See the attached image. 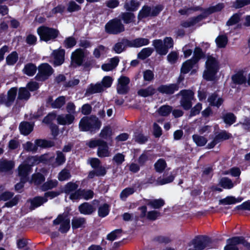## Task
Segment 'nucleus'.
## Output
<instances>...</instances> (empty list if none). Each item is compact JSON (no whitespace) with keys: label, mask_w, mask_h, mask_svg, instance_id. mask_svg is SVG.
<instances>
[{"label":"nucleus","mask_w":250,"mask_h":250,"mask_svg":"<svg viewBox=\"0 0 250 250\" xmlns=\"http://www.w3.org/2000/svg\"><path fill=\"white\" fill-rule=\"evenodd\" d=\"M54 72L50 65L47 63H43L39 66L38 73L35 78L38 81L43 82L47 80Z\"/></svg>","instance_id":"10"},{"label":"nucleus","mask_w":250,"mask_h":250,"mask_svg":"<svg viewBox=\"0 0 250 250\" xmlns=\"http://www.w3.org/2000/svg\"><path fill=\"white\" fill-rule=\"evenodd\" d=\"M65 103V99L64 96H59L54 101L52 104V108H60Z\"/></svg>","instance_id":"58"},{"label":"nucleus","mask_w":250,"mask_h":250,"mask_svg":"<svg viewBox=\"0 0 250 250\" xmlns=\"http://www.w3.org/2000/svg\"><path fill=\"white\" fill-rule=\"evenodd\" d=\"M58 185V182L56 180H48L42 184V189L44 191H47L48 190L56 188Z\"/></svg>","instance_id":"51"},{"label":"nucleus","mask_w":250,"mask_h":250,"mask_svg":"<svg viewBox=\"0 0 250 250\" xmlns=\"http://www.w3.org/2000/svg\"><path fill=\"white\" fill-rule=\"evenodd\" d=\"M71 177V175L69 170L64 168L59 173L58 178L60 181H64L69 179Z\"/></svg>","instance_id":"56"},{"label":"nucleus","mask_w":250,"mask_h":250,"mask_svg":"<svg viewBox=\"0 0 250 250\" xmlns=\"http://www.w3.org/2000/svg\"><path fill=\"white\" fill-rule=\"evenodd\" d=\"M70 210L69 208L63 213L59 214L57 218L53 221V225H60L59 230L62 233H67L70 229Z\"/></svg>","instance_id":"5"},{"label":"nucleus","mask_w":250,"mask_h":250,"mask_svg":"<svg viewBox=\"0 0 250 250\" xmlns=\"http://www.w3.org/2000/svg\"><path fill=\"white\" fill-rule=\"evenodd\" d=\"M217 97L218 94L216 92H214L208 97V101L210 105L219 108L223 104L224 100L222 98L220 97L216 101Z\"/></svg>","instance_id":"28"},{"label":"nucleus","mask_w":250,"mask_h":250,"mask_svg":"<svg viewBox=\"0 0 250 250\" xmlns=\"http://www.w3.org/2000/svg\"><path fill=\"white\" fill-rule=\"evenodd\" d=\"M105 32L109 35H118L125 31L124 23L118 18L110 20L104 26Z\"/></svg>","instance_id":"7"},{"label":"nucleus","mask_w":250,"mask_h":250,"mask_svg":"<svg viewBox=\"0 0 250 250\" xmlns=\"http://www.w3.org/2000/svg\"><path fill=\"white\" fill-rule=\"evenodd\" d=\"M86 223V219L84 217H74L71 220L72 228L75 230L79 228H84Z\"/></svg>","instance_id":"30"},{"label":"nucleus","mask_w":250,"mask_h":250,"mask_svg":"<svg viewBox=\"0 0 250 250\" xmlns=\"http://www.w3.org/2000/svg\"><path fill=\"white\" fill-rule=\"evenodd\" d=\"M232 138V134L225 130H222L220 132L215 133L212 141L209 143L207 146L208 149H212L219 143L229 140Z\"/></svg>","instance_id":"11"},{"label":"nucleus","mask_w":250,"mask_h":250,"mask_svg":"<svg viewBox=\"0 0 250 250\" xmlns=\"http://www.w3.org/2000/svg\"><path fill=\"white\" fill-rule=\"evenodd\" d=\"M181 96L180 104L181 107L186 111L190 109L192 106V101L194 97V92L190 89L181 90L177 96Z\"/></svg>","instance_id":"8"},{"label":"nucleus","mask_w":250,"mask_h":250,"mask_svg":"<svg viewBox=\"0 0 250 250\" xmlns=\"http://www.w3.org/2000/svg\"><path fill=\"white\" fill-rule=\"evenodd\" d=\"M167 166V164L165 159H159L154 164V167L155 171L159 173H162Z\"/></svg>","instance_id":"40"},{"label":"nucleus","mask_w":250,"mask_h":250,"mask_svg":"<svg viewBox=\"0 0 250 250\" xmlns=\"http://www.w3.org/2000/svg\"><path fill=\"white\" fill-rule=\"evenodd\" d=\"M18 87H13L10 88L7 93V102L9 104L10 106L12 105L16 99L17 95Z\"/></svg>","instance_id":"34"},{"label":"nucleus","mask_w":250,"mask_h":250,"mask_svg":"<svg viewBox=\"0 0 250 250\" xmlns=\"http://www.w3.org/2000/svg\"><path fill=\"white\" fill-rule=\"evenodd\" d=\"M53 62L52 64L54 66L61 65L64 62L65 50L63 49L59 48L55 50L52 52Z\"/></svg>","instance_id":"15"},{"label":"nucleus","mask_w":250,"mask_h":250,"mask_svg":"<svg viewBox=\"0 0 250 250\" xmlns=\"http://www.w3.org/2000/svg\"><path fill=\"white\" fill-rule=\"evenodd\" d=\"M18 90L17 100L27 101L31 97V94L26 87H21Z\"/></svg>","instance_id":"37"},{"label":"nucleus","mask_w":250,"mask_h":250,"mask_svg":"<svg viewBox=\"0 0 250 250\" xmlns=\"http://www.w3.org/2000/svg\"><path fill=\"white\" fill-rule=\"evenodd\" d=\"M47 199L42 196H36L28 201L30 202V209L34 210L47 201Z\"/></svg>","instance_id":"21"},{"label":"nucleus","mask_w":250,"mask_h":250,"mask_svg":"<svg viewBox=\"0 0 250 250\" xmlns=\"http://www.w3.org/2000/svg\"><path fill=\"white\" fill-rule=\"evenodd\" d=\"M140 4L137 0H129L125 3L124 8L126 11L133 13L139 9Z\"/></svg>","instance_id":"23"},{"label":"nucleus","mask_w":250,"mask_h":250,"mask_svg":"<svg viewBox=\"0 0 250 250\" xmlns=\"http://www.w3.org/2000/svg\"><path fill=\"white\" fill-rule=\"evenodd\" d=\"M192 139L193 142L198 146H203L207 143L208 140L204 136H200L198 134H194L192 135Z\"/></svg>","instance_id":"49"},{"label":"nucleus","mask_w":250,"mask_h":250,"mask_svg":"<svg viewBox=\"0 0 250 250\" xmlns=\"http://www.w3.org/2000/svg\"><path fill=\"white\" fill-rule=\"evenodd\" d=\"M225 7L223 3H218L214 6H211L205 9V13L209 16L214 13L221 11Z\"/></svg>","instance_id":"38"},{"label":"nucleus","mask_w":250,"mask_h":250,"mask_svg":"<svg viewBox=\"0 0 250 250\" xmlns=\"http://www.w3.org/2000/svg\"><path fill=\"white\" fill-rule=\"evenodd\" d=\"M241 199L237 200L233 196H227L224 199L219 201V205H232L241 201Z\"/></svg>","instance_id":"53"},{"label":"nucleus","mask_w":250,"mask_h":250,"mask_svg":"<svg viewBox=\"0 0 250 250\" xmlns=\"http://www.w3.org/2000/svg\"><path fill=\"white\" fill-rule=\"evenodd\" d=\"M18 170L21 182L25 183L28 179V175L31 170V166L28 164H21L19 166Z\"/></svg>","instance_id":"16"},{"label":"nucleus","mask_w":250,"mask_h":250,"mask_svg":"<svg viewBox=\"0 0 250 250\" xmlns=\"http://www.w3.org/2000/svg\"><path fill=\"white\" fill-rule=\"evenodd\" d=\"M61 140H59L56 146L55 142L53 141L41 139H36V145L37 146L43 148H50L55 146H56L57 148H59L61 147Z\"/></svg>","instance_id":"17"},{"label":"nucleus","mask_w":250,"mask_h":250,"mask_svg":"<svg viewBox=\"0 0 250 250\" xmlns=\"http://www.w3.org/2000/svg\"><path fill=\"white\" fill-rule=\"evenodd\" d=\"M152 45L157 54L161 56L167 54L169 49L172 48L174 46V41L170 37H165L163 41L161 39H155L152 41Z\"/></svg>","instance_id":"4"},{"label":"nucleus","mask_w":250,"mask_h":250,"mask_svg":"<svg viewBox=\"0 0 250 250\" xmlns=\"http://www.w3.org/2000/svg\"><path fill=\"white\" fill-rule=\"evenodd\" d=\"M205 56V53L200 47H196L193 52V56L191 58V60L197 63L199 60Z\"/></svg>","instance_id":"50"},{"label":"nucleus","mask_w":250,"mask_h":250,"mask_svg":"<svg viewBox=\"0 0 250 250\" xmlns=\"http://www.w3.org/2000/svg\"><path fill=\"white\" fill-rule=\"evenodd\" d=\"M118 18L123 21L124 23L128 24L135 21V15L131 12L126 11L121 12Z\"/></svg>","instance_id":"22"},{"label":"nucleus","mask_w":250,"mask_h":250,"mask_svg":"<svg viewBox=\"0 0 250 250\" xmlns=\"http://www.w3.org/2000/svg\"><path fill=\"white\" fill-rule=\"evenodd\" d=\"M110 211V206L107 203H104L98 208V214L99 217L104 218L107 216Z\"/></svg>","instance_id":"45"},{"label":"nucleus","mask_w":250,"mask_h":250,"mask_svg":"<svg viewBox=\"0 0 250 250\" xmlns=\"http://www.w3.org/2000/svg\"><path fill=\"white\" fill-rule=\"evenodd\" d=\"M250 4V0H236L233 3V7L236 9H240Z\"/></svg>","instance_id":"64"},{"label":"nucleus","mask_w":250,"mask_h":250,"mask_svg":"<svg viewBox=\"0 0 250 250\" xmlns=\"http://www.w3.org/2000/svg\"><path fill=\"white\" fill-rule=\"evenodd\" d=\"M150 42L149 39L143 38H138L132 40H129L130 47L138 48L147 45Z\"/></svg>","instance_id":"26"},{"label":"nucleus","mask_w":250,"mask_h":250,"mask_svg":"<svg viewBox=\"0 0 250 250\" xmlns=\"http://www.w3.org/2000/svg\"><path fill=\"white\" fill-rule=\"evenodd\" d=\"M122 232L123 230L121 229H116L107 234L106 239L109 241H113L120 237Z\"/></svg>","instance_id":"57"},{"label":"nucleus","mask_w":250,"mask_h":250,"mask_svg":"<svg viewBox=\"0 0 250 250\" xmlns=\"http://www.w3.org/2000/svg\"><path fill=\"white\" fill-rule=\"evenodd\" d=\"M37 69V66L35 64L29 62L24 65L22 72L28 76H33L36 74Z\"/></svg>","instance_id":"33"},{"label":"nucleus","mask_w":250,"mask_h":250,"mask_svg":"<svg viewBox=\"0 0 250 250\" xmlns=\"http://www.w3.org/2000/svg\"><path fill=\"white\" fill-rule=\"evenodd\" d=\"M146 204L147 206H150L152 208L159 209L165 205V202L162 198L153 200L146 199Z\"/></svg>","instance_id":"29"},{"label":"nucleus","mask_w":250,"mask_h":250,"mask_svg":"<svg viewBox=\"0 0 250 250\" xmlns=\"http://www.w3.org/2000/svg\"><path fill=\"white\" fill-rule=\"evenodd\" d=\"M206 70L203 73V78L207 81H212L219 70L217 60L212 56H208L205 63Z\"/></svg>","instance_id":"3"},{"label":"nucleus","mask_w":250,"mask_h":250,"mask_svg":"<svg viewBox=\"0 0 250 250\" xmlns=\"http://www.w3.org/2000/svg\"><path fill=\"white\" fill-rule=\"evenodd\" d=\"M222 119L226 125H229V126L231 125L236 121V117L231 112H229L224 114L222 116Z\"/></svg>","instance_id":"39"},{"label":"nucleus","mask_w":250,"mask_h":250,"mask_svg":"<svg viewBox=\"0 0 250 250\" xmlns=\"http://www.w3.org/2000/svg\"><path fill=\"white\" fill-rule=\"evenodd\" d=\"M162 215V213L156 210H153L147 212L146 218L149 221H154Z\"/></svg>","instance_id":"60"},{"label":"nucleus","mask_w":250,"mask_h":250,"mask_svg":"<svg viewBox=\"0 0 250 250\" xmlns=\"http://www.w3.org/2000/svg\"><path fill=\"white\" fill-rule=\"evenodd\" d=\"M157 89L154 88L151 85L147 87L146 88H142L138 90V94L143 97L146 98L153 96L156 92Z\"/></svg>","instance_id":"31"},{"label":"nucleus","mask_w":250,"mask_h":250,"mask_svg":"<svg viewBox=\"0 0 250 250\" xmlns=\"http://www.w3.org/2000/svg\"><path fill=\"white\" fill-rule=\"evenodd\" d=\"M97 154L100 158H104L109 156L110 152L107 143L105 141L98 147Z\"/></svg>","instance_id":"25"},{"label":"nucleus","mask_w":250,"mask_h":250,"mask_svg":"<svg viewBox=\"0 0 250 250\" xmlns=\"http://www.w3.org/2000/svg\"><path fill=\"white\" fill-rule=\"evenodd\" d=\"M15 166V163L11 160H3L0 161V171L8 172L11 170Z\"/></svg>","instance_id":"32"},{"label":"nucleus","mask_w":250,"mask_h":250,"mask_svg":"<svg viewBox=\"0 0 250 250\" xmlns=\"http://www.w3.org/2000/svg\"><path fill=\"white\" fill-rule=\"evenodd\" d=\"M127 47H130L129 40L125 38H123L120 42L114 44L113 47V50L116 53L120 54Z\"/></svg>","instance_id":"18"},{"label":"nucleus","mask_w":250,"mask_h":250,"mask_svg":"<svg viewBox=\"0 0 250 250\" xmlns=\"http://www.w3.org/2000/svg\"><path fill=\"white\" fill-rule=\"evenodd\" d=\"M37 33L41 41L47 42L50 41H55L60 35V31L56 28L42 25L38 28Z\"/></svg>","instance_id":"6"},{"label":"nucleus","mask_w":250,"mask_h":250,"mask_svg":"<svg viewBox=\"0 0 250 250\" xmlns=\"http://www.w3.org/2000/svg\"><path fill=\"white\" fill-rule=\"evenodd\" d=\"M102 123L95 115L84 116L79 122L80 130L83 132H89L91 134H95L101 127Z\"/></svg>","instance_id":"2"},{"label":"nucleus","mask_w":250,"mask_h":250,"mask_svg":"<svg viewBox=\"0 0 250 250\" xmlns=\"http://www.w3.org/2000/svg\"><path fill=\"white\" fill-rule=\"evenodd\" d=\"M81 6L77 4L75 1L71 0L68 2L67 7V11L70 13H73L81 10Z\"/></svg>","instance_id":"55"},{"label":"nucleus","mask_w":250,"mask_h":250,"mask_svg":"<svg viewBox=\"0 0 250 250\" xmlns=\"http://www.w3.org/2000/svg\"><path fill=\"white\" fill-rule=\"evenodd\" d=\"M104 90L103 86L101 83H97L95 84L91 83L86 89V94L91 95L95 93H100Z\"/></svg>","instance_id":"36"},{"label":"nucleus","mask_w":250,"mask_h":250,"mask_svg":"<svg viewBox=\"0 0 250 250\" xmlns=\"http://www.w3.org/2000/svg\"><path fill=\"white\" fill-rule=\"evenodd\" d=\"M106 170L104 167H101L98 169H94L90 171L88 174V178L89 179H92L95 176H104L106 174Z\"/></svg>","instance_id":"42"},{"label":"nucleus","mask_w":250,"mask_h":250,"mask_svg":"<svg viewBox=\"0 0 250 250\" xmlns=\"http://www.w3.org/2000/svg\"><path fill=\"white\" fill-rule=\"evenodd\" d=\"M78 210L81 214L83 215H91L96 210L94 207L88 202H84L78 207Z\"/></svg>","instance_id":"20"},{"label":"nucleus","mask_w":250,"mask_h":250,"mask_svg":"<svg viewBox=\"0 0 250 250\" xmlns=\"http://www.w3.org/2000/svg\"><path fill=\"white\" fill-rule=\"evenodd\" d=\"M164 6L162 4H157L153 7L150 10L151 17H155L158 16L160 13L163 10Z\"/></svg>","instance_id":"62"},{"label":"nucleus","mask_w":250,"mask_h":250,"mask_svg":"<svg viewBox=\"0 0 250 250\" xmlns=\"http://www.w3.org/2000/svg\"><path fill=\"white\" fill-rule=\"evenodd\" d=\"M76 40L73 37H67L64 41V45L66 48H72L76 45Z\"/></svg>","instance_id":"63"},{"label":"nucleus","mask_w":250,"mask_h":250,"mask_svg":"<svg viewBox=\"0 0 250 250\" xmlns=\"http://www.w3.org/2000/svg\"><path fill=\"white\" fill-rule=\"evenodd\" d=\"M112 131L111 126L109 125L104 126L101 130L99 136L101 138L107 139L112 136Z\"/></svg>","instance_id":"54"},{"label":"nucleus","mask_w":250,"mask_h":250,"mask_svg":"<svg viewBox=\"0 0 250 250\" xmlns=\"http://www.w3.org/2000/svg\"><path fill=\"white\" fill-rule=\"evenodd\" d=\"M154 49L151 47H146L142 49L137 55V58L140 60H144L149 57L153 52Z\"/></svg>","instance_id":"41"},{"label":"nucleus","mask_w":250,"mask_h":250,"mask_svg":"<svg viewBox=\"0 0 250 250\" xmlns=\"http://www.w3.org/2000/svg\"><path fill=\"white\" fill-rule=\"evenodd\" d=\"M211 243L210 238L207 235H198L196 236L189 243L188 246H193V249L188 250H204Z\"/></svg>","instance_id":"9"},{"label":"nucleus","mask_w":250,"mask_h":250,"mask_svg":"<svg viewBox=\"0 0 250 250\" xmlns=\"http://www.w3.org/2000/svg\"><path fill=\"white\" fill-rule=\"evenodd\" d=\"M14 195V193L13 192L9 191H4L0 195V199H2V201H6L11 199L5 203V207L12 208L18 204L19 200V196L16 195L13 198Z\"/></svg>","instance_id":"12"},{"label":"nucleus","mask_w":250,"mask_h":250,"mask_svg":"<svg viewBox=\"0 0 250 250\" xmlns=\"http://www.w3.org/2000/svg\"><path fill=\"white\" fill-rule=\"evenodd\" d=\"M104 140L101 139H91L86 143V145L90 148H94L97 146L99 147Z\"/></svg>","instance_id":"61"},{"label":"nucleus","mask_w":250,"mask_h":250,"mask_svg":"<svg viewBox=\"0 0 250 250\" xmlns=\"http://www.w3.org/2000/svg\"><path fill=\"white\" fill-rule=\"evenodd\" d=\"M231 80L235 84L242 85L247 83V77L244 75V71L240 70L231 77Z\"/></svg>","instance_id":"19"},{"label":"nucleus","mask_w":250,"mask_h":250,"mask_svg":"<svg viewBox=\"0 0 250 250\" xmlns=\"http://www.w3.org/2000/svg\"><path fill=\"white\" fill-rule=\"evenodd\" d=\"M242 244L245 247V238L243 236H234L227 240V245L224 250H239L237 245Z\"/></svg>","instance_id":"13"},{"label":"nucleus","mask_w":250,"mask_h":250,"mask_svg":"<svg viewBox=\"0 0 250 250\" xmlns=\"http://www.w3.org/2000/svg\"><path fill=\"white\" fill-rule=\"evenodd\" d=\"M179 90L176 84L169 83L167 84H161L157 88L160 93L162 94H166L167 95H171L176 91Z\"/></svg>","instance_id":"14"},{"label":"nucleus","mask_w":250,"mask_h":250,"mask_svg":"<svg viewBox=\"0 0 250 250\" xmlns=\"http://www.w3.org/2000/svg\"><path fill=\"white\" fill-rule=\"evenodd\" d=\"M78 185L72 182L67 183L64 187L63 192L67 194L76 190L78 188Z\"/></svg>","instance_id":"52"},{"label":"nucleus","mask_w":250,"mask_h":250,"mask_svg":"<svg viewBox=\"0 0 250 250\" xmlns=\"http://www.w3.org/2000/svg\"><path fill=\"white\" fill-rule=\"evenodd\" d=\"M197 63L191 59L184 62L182 65L180 71L181 74H186L194 67Z\"/></svg>","instance_id":"27"},{"label":"nucleus","mask_w":250,"mask_h":250,"mask_svg":"<svg viewBox=\"0 0 250 250\" xmlns=\"http://www.w3.org/2000/svg\"><path fill=\"white\" fill-rule=\"evenodd\" d=\"M19 130L21 134L27 136L33 130V125L27 121L21 122L19 125Z\"/></svg>","instance_id":"24"},{"label":"nucleus","mask_w":250,"mask_h":250,"mask_svg":"<svg viewBox=\"0 0 250 250\" xmlns=\"http://www.w3.org/2000/svg\"><path fill=\"white\" fill-rule=\"evenodd\" d=\"M151 7L146 5H144L142 9L139 11L137 18L139 21H141L143 19H146L150 17Z\"/></svg>","instance_id":"35"},{"label":"nucleus","mask_w":250,"mask_h":250,"mask_svg":"<svg viewBox=\"0 0 250 250\" xmlns=\"http://www.w3.org/2000/svg\"><path fill=\"white\" fill-rule=\"evenodd\" d=\"M241 18V15L239 13H235L231 16L226 23L228 26H232L238 23Z\"/></svg>","instance_id":"59"},{"label":"nucleus","mask_w":250,"mask_h":250,"mask_svg":"<svg viewBox=\"0 0 250 250\" xmlns=\"http://www.w3.org/2000/svg\"><path fill=\"white\" fill-rule=\"evenodd\" d=\"M172 241V239L169 236L164 235L156 236L152 239L153 242L165 245L170 243Z\"/></svg>","instance_id":"43"},{"label":"nucleus","mask_w":250,"mask_h":250,"mask_svg":"<svg viewBox=\"0 0 250 250\" xmlns=\"http://www.w3.org/2000/svg\"><path fill=\"white\" fill-rule=\"evenodd\" d=\"M219 184L225 189H231L234 187V184L231 180L228 177L222 178L219 181Z\"/></svg>","instance_id":"48"},{"label":"nucleus","mask_w":250,"mask_h":250,"mask_svg":"<svg viewBox=\"0 0 250 250\" xmlns=\"http://www.w3.org/2000/svg\"><path fill=\"white\" fill-rule=\"evenodd\" d=\"M85 57V52L83 49H76L71 56V65L74 68L82 66L85 71H90L95 64L96 61L92 57L87 58L84 61Z\"/></svg>","instance_id":"1"},{"label":"nucleus","mask_w":250,"mask_h":250,"mask_svg":"<svg viewBox=\"0 0 250 250\" xmlns=\"http://www.w3.org/2000/svg\"><path fill=\"white\" fill-rule=\"evenodd\" d=\"M19 55L16 51H12L6 58V63L8 65H14L18 61Z\"/></svg>","instance_id":"44"},{"label":"nucleus","mask_w":250,"mask_h":250,"mask_svg":"<svg viewBox=\"0 0 250 250\" xmlns=\"http://www.w3.org/2000/svg\"><path fill=\"white\" fill-rule=\"evenodd\" d=\"M217 46L218 48H224L228 42V39L226 35H219L215 39Z\"/></svg>","instance_id":"46"},{"label":"nucleus","mask_w":250,"mask_h":250,"mask_svg":"<svg viewBox=\"0 0 250 250\" xmlns=\"http://www.w3.org/2000/svg\"><path fill=\"white\" fill-rule=\"evenodd\" d=\"M172 109V107L170 105H163L159 107L158 112L160 115L167 117L171 113Z\"/></svg>","instance_id":"47"}]
</instances>
